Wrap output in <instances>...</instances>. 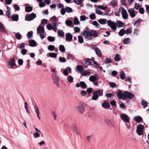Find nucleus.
<instances>
[{
    "instance_id": "nucleus-7",
    "label": "nucleus",
    "mask_w": 149,
    "mask_h": 149,
    "mask_svg": "<svg viewBox=\"0 0 149 149\" xmlns=\"http://www.w3.org/2000/svg\"><path fill=\"white\" fill-rule=\"evenodd\" d=\"M144 127L141 124L137 126L136 128V133L139 136H141L143 134Z\"/></svg>"
},
{
    "instance_id": "nucleus-43",
    "label": "nucleus",
    "mask_w": 149,
    "mask_h": 149,
    "mask_svg": "<svg viewBox=\"0 0 149 149\" xmlns=\"http://www.w3.org/2000/svg\"><path fill=\"white\" fill-rule=\"evenodd\" d=\"M59 49L60 51L62 52H64L65 51V49L64 46L62 45H60L59 47Z\"/></svg>"
},
{
    "instance_id": "nucleus-50",
    "label": "nucleus",
    "mask_w": 149,
    "mask_h": 149,
    "mask_svg": "<svg viewBox=\"0 0 149 149\" xmlns=\"http://www.w3.org/2000/svg\"><path fill=\"white\" fill-rule=\"evenodd\" d=\"M54 38L55 37H53L51 36H49L47 37V39L49 41L51 42H53L55 40Z\"/></svg>"
},
{
    "instance_id": "nucleus-37",
    "label": "nucleus",
    "mask_w": 149,
    "mask_h": 149,
    "mask_svg": "<svg viewBox=\"0 0 149 149\" xmlns=\"http://www.w3.org/2000/svg\"><path fill=\"white\" fill-rule=\"evenodd\" d=\"M32 8L31 6H28L25 7V11L26 12H30L32 11Z\"/></svg>"
},
{
    "instance_id": "nucleus-36",
    "label": "nucleus",
    "mask_w": 149,
    "mask_h": 149,
    "mask_svg": "<svg viewBox=\"0 0 149 149\" xmlns=\"http://www.w3.org/2000/svg\"><path fill=\"white\" fill-rule=\"evenodd\" d=\"M73 78L71 75L68 76L67 77V81L70 83L73 82Z\"/></svg>"
},
{
    "instance_id": "nucleus-61",
    "label": "nucleus",
    "mask_w": 149,
    "mask_h": 149,
    "mask_svg": "<svg viewBox=\"0 0 149 149\" xmlns=\"http://www.w3.org/2000/svg\"><path fill=\"white\" fill-rule=\"evenodd\" d=\"M113 94L112 93H107L105 94V96L108 98H110L113 96Z\"/></svg>"
},
{
    "instance_id": "nucleus-15",
    "label": "nucleus",
    "mask_w": 149,
    "mask_h": 149,
    "mask_svg": "<svg viewBox=\"0 0 149 149\" xmlns=\"http://www.w3.org/2000/svg\"><path fill=\"white\" fill-rule=\"evenodd\" d=\"M65 40L68 42L72 41V34L70 33H67L65 35Z\"/></svg>"
},
{
    "instance_id": "nucleus-33",
    "label": "nucleus",
    "mask_w": 149,
    "mask_h": 149,
    "mask_svg": "<svg viewBox=\"0 0 149 149\" xmlns=\"http://www.w3.org/2000/svg\"><path fill=\"white\" fill-rule=\"evenodd\" d=\"M106 19H101L98 20L99 22L102 24H104L106 23Z\"/></svg>"
},
{
    "instance_id": "nucleus-18",
    "label": "nucleus",
    "mask_w": 149,
    "mask_h": 149,
    "mask_svg": "<svg viewBox=\"0 0 149 149\" xmlns=\"http://www.w3.org/2000/svg\"><path fill=\"white\" fill-rule=\"evenodd\" d=\"M44 32V29L43 26H39L37 28V33H43Z\"/></svg>"
},
{
    "instance_id": "nucleus-60",
    "label": "nucleus",
    "mask_w": 149,
    "mask_h": 149,
    "mask_svg": "<svg viewBox=\"0 0 149 149\" xmlns=\"http://www.w3.org/2000/svg\"><path fill=\"white\" fill-rule=\"evenodd\" d=\"M89 17L90 18L92 19H95L96 18L95 14L94 13H92L91 15H90Z\"/></svg>"
},
{
    "instance_id": "nucleus-9",
    "label": "nucleus",
    "mask_w": 149,
    "mask_h": 149,
    "mask_svg": "<svg viewBox=\"0 0 149 149\" xmlns=\"http://www.w3.org/2000/svg\"><path fill=\"white\" fill-rule=\"evenodd\" d=\"M36 17V14L34 13H32L31 14L26 15L25 16V19L26 21H30L33 20Z\"/></svg>"
},
{
    "instance_id": "nucleus-25",
    "label": "nucleus",
    "mask_w": 149,
    "mask_h": 149,
    "mask_svg": "<svg viewBox=\"0 0 149 149\" xmlns=\"http://www.w3.org/2000/svg\"><path fill=\"white\" fill-rule=\"evenodd\" d=\"M71 128L73 130V132L78 129L77 125L76 123L72 124L71 126Z\"/></svg>"
},
{
    "instance_id": "nucleus-14",
    "label": "nucleus",
    "mask_w": 149,
    "mask_h": 149,
    "mask_svg": "<svg viewBox=\"0 0 149 149\" xmlns=\"http://www.w3.org/2000/svg\"><path fill=\"white\" fill-rule=\"evenodd\" d=\"M35 129L36 131L33 134V136L34 138L37 139L40 137L41 132L37 128H36Z\"/></svg>"
},
{
    "instance_id": "nucleus-58",
    "label": "nucleus",
    "mask_w": 149,
    "mask_h": 149,
    "mask_svg": "<svg viewBox=\"0 0 149 149\" xmlns=\"http://www.w3.org/2000/svg\"><path fill=\"white\" fill-rule=\"evenodd\" d=\"M134 8L137 10H139L140 8V5L138 3H136L134 6Z\"/></svg>"
},
{
    "instance_id": "nucleus-2",
    "label": "nucleus",
    "mask_w": 149,
    "mask_h": 149,
    "mask_svg": "<svg viewBox=\"0 0 149 149\" xmlns=\"http://www.w3.org/2000/svg\"><path fill=\"white\" fill-rule=\"evenodd\" d=\"M117 97L119 99H122L125 100L127 98L132 99L134 97V95L132 93L127 91H125L123 93L121 90H119L116 94Z\"/></svg>"
},
{
    "instance_id": "nucleus-17",
    "label": "nucleus",
    "mask_w": 149,
    "mask_h": 149,
    "mask_svg": "<svg viewBox=\"0 0 149 149\" xmlns=\"http://www.w3.org/2000/svg\"><path fill=\"white\" fill-rule=\"evenodd\" d=\"M98 75L97 74L91 75L90 76L89 78V80L92 82L95 81L98 79Z\"/></svg>"
},
{
    "instance_id": "nucleus-47",
    "label": "nucleus",
    "mask_w": 149,
    "mask_h": 149,
    "mask_svg": "<svg viewBox=\"0 0 149 149\" xmlns=\"http://www.w3.org/2000/svg\"><path fill=\"white\" fill-rule=\"evenodd\" d=\"M74 2L78 5L81 4L83 1L82 0H74Z\"/></svg>"
},
{
    "instance_id": "nucleus-5",
    "label": "nucleus",
    "mask_w": 149,
    "mask_h": 149,
    "mask_svg": "<svg viewBox=\"0 0 149 149\" xmlns=\"http://www.w3.org/2000/svg\"><path fill=\"white\" fill-rule=\"evenodd\" d=\"M58 24L56 22H53L52 24H49L47 25V28L49 30H53L54 32H56L57 29V26Z\"/></svg>"
},
{
    "instance_id": "nucleus-20",
    "label": "nucleus",
    "mask_w": 149,
    "mask_h": 149,
    "mask_svg": "<svg viewBox=\"0 0 149 149\" xmlns=\"http://www.w3.org/2000/svg\"><path fill=\"white\" fill-rule=\"evenodd\" d=\"M133 119L136 122L140 123L142 120V118L140 116H136L134 117Z\"/></svg>"
},
{
    "instance_id": "nucleus-48",
    "label": "nucleus",
    "mask_w": 149,
    "mask_h": 149,
    "mask_svg": "<svg viewBox=\"0 0 149 149\" xmlns=\"http://www.w3.org/2000/svg\"><path fill=\"white\" fill-rule=\"evenodd\" d=\"M92 24L94 25L97 28H99L100 27V24L97 22L96 21H94L93 22Z\"/></svg>"
},
{
    "instance_id": "nucleus-49",
    "label": "nucleus",
    "mask_w": 149,
    "mask_h": 149,
    "mask_svg": "<svg viewBox=\"0 0 149 149\" xmlns=\"http://www.w3.org/2000/svg\"><path fill=\"white\" fill-rule=\"evenodd\" d=\"M48 49L49 51H52L55 49V47L53 45H50L48 46Z\"/></svg>"
},
{
    "instance_id": "nucleus-29",
    "label": "nucleus",
    "mask_w": 149,
    "mask_h": 149,
    "mask_svg": "<svg viewBox=\"0 0 149 149\" xmlns=\"http://www.w3.org/2000/svg\"><path fill=\"white\" fill-rule=\"evenodd\" d=\"M36 42L33 40H30L29 42V45L32 47L36 46Z\"/></svg>"
},
{
    "instance_id": "nucleus-41",
    "label": "nucleus",
    "mask_w": 149,
    "mask_h": 149,
    "mask_svg": "<svg viewBox=\"0 0 149 149\" xmlns=\"http://www.w3.org/2000/svg\"><path fill=\"white\" fill-rule=\"evenodd\" d=\"M141 104L142 105L144 106V108H145L147 106L148 103L145 100H142L141 102Z\"/></svg>"
},
{
    "instance_id": "nucleus-1",
    "label": "nucleus",
    "mask_w": 149,
    "mask_h": 149,
    "mask_svg": "<svg viewBox=\"0 0 149 149\" xmlns=\"http://www.w3.org/2000/svg\"><path fill=\"white\" fill-rule=\"evenodd\" d=\"M81 34L83 36L86 40H92V37L96 38L98 37V34L96 31L93 30L91 31L88 30H84L82 32Z\"/></svg>"
},
{
    "instance_id": "nucleus-56",
    "label": "nucleus",
    "mask_w": 149,
    "mask_h": 149,
    "mask_svg": "<svg viewBox=\"0 0 149 149\" xmlns=\"http://www.w3.org/2000/svg\"><path fill=\"white\" fill-rule=\"evenodd\" d=\"M26 46V44L24 43H21L19 45V48L20 49H23Z\"/></svg>"
},
{
    "instance_id": "nucleus-57",
    "label": "nucleus",
    "mask_w": 149,
    "mask_h": 149,
    "mask_svg": "<svg viewBox=\"0 0 149 149\" xmlns=\"http://www.w3.org/2000/svg\"><path fill=\"white\" fill-rule=\"evenodd\" d=\"M58 59L59 61L62 62L64 63L66 61V59L64 57H60Z\"/></svg>"
},
{
    "instance_id": "nucleus-31",
    "label": "nucleus",
    "mask_w": 149,
    "mask_h": 149,
    "mask_svg": "<svg viewBox=\"0 0 149 149\" xmlns=\"http://www.w3.org/2000/svg\"><path fill=\"white\" fill-rule=\"evenodd\" d=\"M91 73L89 72L84 71L81 72V74L83 76H89L91 74Z\"/></svg>"
},
{
    "instance_id": "nucleus-38",
    "label": "nucleus",
    "mask_w": 149,
    "mask_h": 149,
    "mask_svg": "<svg viewBox=\"0 0 149 149\" xmlns=\"http://www.w3.org/2000/svg\"><path fill=\"white\" fill-rule=\"evenodd\" d=\"M125 74L124 71H121L120 72V77L121 79L123 80L125 78Z\"/></svg>"
},
{
    "instance_id": "nucleus-22",
    "label": "nucleus",
    "mask_w": 149,
    "mask_h": 149,
    "mask_svg": "<svg viewBox=\"0 0 149 149\" xmlns=\"http://www.w3.org/2000/svg\"><path fill=\"white\" fill-rule=\"evenodd\" d=\"M75 69H76V71L78 72H80L81 73V72H82L83 68V66L81 65H78L76 67Z\"/></svg>"
},
{
    "instance_id": "nucleus-24",
    "label": "nucleus",
    "mask_w": 149,
    "mask_h": 149,
    "mask_svg": "<svg viewBox=\"0 0 149 149\" xmlns=\"http://www.w3.org/2000/svg\"><path fill=\"white\" fill-rule=\"evenodd\" d=\"M91 59L86 58L84 60L85 63L89 65L92 66L93 65L91 61Z\"/></svg>"
},
{
    "instance_id": "nucleus-8",
    "label": "nucleus",
    "mask_w": 149,
    "mask_h": 149,
    "mask_svg": "<svg viewBox=\"0 0 149 149\" xmlns=\"http://www.w3.org/2000/svg\"><path fill=\"white\" fill-rule=\"evenodd\" d=\"M120 118L125 123H129L130 119L129 116L125 113H122L120 115Z\"/></svg>"
},
{
    "instance_id": "nucleus-13",
    "label": "nucleus",
    "mask_w": 149,
    "mask_h": 149,
    "mask_svg": "<svg viewBox=\"0 0 149 149\" xmlns=\"http://www.w3.org/2000/svg\"><path fill=\"white\" fill-rule=\"evenodd\" d=\"M128 11L131 18H133L136 16L135 11L133 8H131L129 9Z\"/></svg>"
},
{
    "instance_id": "nucleus-6",
    "label": "nucleus",
    "mask_w": 149,
    "mask_h": 149,
    "mask_svg": "<svg viewBox=\"0 0 149 149\" xmlns=\"http://www.w3.org/2000/svg\"><path fill=\"white\" fill-rule=\"evenodd\" d=\"M119 12H121V14L123 18L126 19L128 18V14L126 10L122 7H120L118 9Z\"/></svg>"
},
{
    "instance_id": "nucleus-62",
    "label": "nucleus",
    "mask_w": 149,
    "mask_h": 149,
    "mask_svg": "<svg viewBox=\"0 0 149 149\" xmlns=\"http://www.w3.org/2000/svg\"><path fill=\"white\" fill-rule=\"evenodd\" d=\"M27 52V50L25 49H22L21 50V53L23 55H25Z\"/></svg>"
},
{
    "instance_id": "nucleus-10",
    "label": "nucleus",
    "mask_w": 149,
    "mask_h": 149,
    "mask_svg": "<svg viewBox=\"0 0 149 149\" xmlns=\"http://www.w3.org/2000/svg\"><path fill=\"white\" fill-rule=\"evenodd\" d=\"M75 110L76 111L83 114L85 110V108L83 105L80 104L75 108Z\"/></svg>"
},
{
    "instance_id": "nucleus-52",
    "label": "nucleus",
    "mask_w": 149,
    "mask_h": 149,
    "mask_svg": "<svg viewBox=\"0 0 149 149\" xmlns=\"http://www.w3.org/2000/svg\"><path fill=\"white\" fill-rule=\"evenodd\" d=\"M78 41L80 43H82L84 42V40L83 37L81 36H79L78 37Z\"/></svg>"
},
{
    "instance_id": "nucleus-51",
    "label": "nucleus",
    "mask_w": 149,
    "mask_h": 149,
    "mask_svg": "<svg viewBox=\"0 0 149 149\" xmlns=\"http://www.w3.org/2000/svg\"><path fill=\"white\" fill-rule=\"evenodd\" d=\"M65 9L66 12L68 13H70L72 11V9L69 7H66Z\"/></svg>"
},
{
    "instance_id": "nucleus-21",
    "label": "nucleus",
    "mask_w": 149,
    "mask_h": 149,
    "mask_svg": "<svg viewBox=\"0 0 149 149\" xmlns=\"http://www.w3.org/2000/svg\"><path fill=\"white\" fill-rule=\"evenodd\" d=\"M102 106L105 109H107L110 107V105L109 102H103L102 104Z\"/></svg>"
},
{
    "instance_id": "nucleus-63",
    "label": "nucleus",
    "mask_w": 149,
    "mask_h": 149,
    "mask_svg": "<svg viewBox=\"0 0 149 149\" xmlns=\"http://www.w3.org/2000/svg\"><path fill=\"white\" fill-rule=\"evenodd\" d=\"M139 30L138 29H134V34H135L136 35H138L139 34Z\"/></svg>"
},
{
    "instance_id": "nucleus-64",
    "label": "nucleus",
    "mask_w": 149,
    "mask_h": 149,
    "mask_svg": "<svg viewBox=\"0 0 149 149\" xmlns=\"http://www.w3.org/2000/svg\"><path fill=\"white\" fill-rule=\"evenodd\" d=\"M95 13L99 15H101L103 13L102 11L98 9H96Z\"/></svg>"
},
{
    "instance_id": "nucleus-42",
    "label": "nucleus",
    "mask_w": 149,
    "mask_h": 149,
    "mask_svg": "<svg viewBox=\"0 0 149 149\" xmlns=\"http://www.w3.org/2000/svg\"><path fill=\"white\" fill-rule=\"evenodd\" d=\"M115 60L117 61H119L120 60V57L118 54H117L115 56L114 58Z\"/></svg>"
},
{
    "instance_id": "nucleus-26",
    "label": "nucleus",
    "mask_w": 149,
    "mask_h": 149,
    "mask_svg": "<svg viewBox=\"0 0 149 149\" xmlns=\"http://www.w3.org/2000/svg\"><path fill=\"white\" fill-rule=\"evenodd\" d=\"M34 109L35 112L36 113L37 116L39 120L40 119V112L39 111V109L38 107L36 106H34Z\"/></svg>"
},
{
    "instance_id": "nucleus-53",
    "label": "nucleus",
    "mask_w": 149,
    "mask_h": 149,
    "mask_svg": "<svg viewBox=\"0 0 149 149\" xmlns=\"http://www.w3.org/2000/svg\"><path fill=\"white\" fill-rule=\"evenodd\" d=\"M27 36L28 39L31 38L33 36L32 31L29 32L27 34Z\"/></svg>"
},
{
    "instance_id": "nucleus-39",
    "label": "nucleus",
    "mask_w": 149,
    "mask_h": 149,
    "mask_svg": "<svg viewBox=\"0 0 149 149\" xmlns=\"http://www.w3.org/2000/svg\"><path fill=\"white\" fill-rule=\"evenodd\" d=\"M15 33V37L18 40H20L22 38L21 35L19 32Z\"/></svg>"
},
{
    "instance_id": "nucleus-46",
    "label": "nucleus",
    "mask_w": 149,
    "mask_h": 149,
    "mask_svg": "<svg viewBox=\"0 0 149 149\" xmlns=\"http://www.w3.org/2000/svg\"><path fill=\"white\" fill-rule=\"evenodd\" d=\"M49 56L52 58H56L57 54L54 53H49Z\"/></svg>"
},
{
    "instance_id": "nucleus-44",
    "label": "nucleus",
    "mask_w": 149,
    "mask_h": 149,
    "mask_svg": "<svg viewBox=\"0 0 149 149\" xmlns=\"http://www.w3.org/2000/svg\"><path fill=\"white\" fill-rule=\"evenodd\" d=\"M142 22V19H139L136 20L134 23V25H136L138 26L140 23Z\"/></svg>"
},
{
    "instance_id": "nucleus-45",
    "label": "nucleus",
    "mask_w": 149,
    "mask_h": 149,
    "mask_svg": "<svg viewBox=\"0 0 149 149\" xmlns=\"http://www.w3.org/2000/svg\"><path fill=\"white\" fill-rule=\"evenodd\" d=\"M74 22L76 25H77L79 23L78 19L77 17H75L74 18Z\"/></svg>"
},
{
    "instance_id": "nucleus-19",
    "label": "nucleus",
    "mask_w": 149,
    "mask_h": 149,
    "mask_svg": "<svg viewBox=\"0 0 149 149\" xmlns=\"http://www.w3.org/2000/svg\"><path fill=\"white\" fill-rule=\"evenodd\" d=\"M94 50L97 55L99 57H101L102 54L100 50L97 47L95 48Z\"/></svg>"
},
{
    "instance_id": "nucleus-40",
    "label": "nucleus",
    "mask_w": 149,
    "mask_h": 149,
    "mask_svg": "<svg viewBox=\"0 0 149 149\" xmlns=\"http://www.w3.org/2000/svg\"><path fill=\"white\" fill-rule=\"evenodd\" d=\"M130 39L127 38L124 39L123 42L124 44H128L130 43Z\"/></svg>"
},
{
    "instance_id": "nucleus-59",
    "label": "nucleus",
    "mask_w": 149,
    "mask_h": 149,
    "mask_svg": "<svg viewBox=\"0 0 149 149\" xmlns=\"http://www.w3.org/2000/svg\"><path fill=\"white\" fill-rule=\"evenodd\" d=\"M66 9L65 8H62L61 9V14L62 15H64L65 14V13L66 12Z\"/></svg>"
},
{
    "instance_id": "nucleus-32",
    "label": "nucleus",
    "mask_w": 149,
    "mask_h": 149,
    "mask_svg": "<svg viewBox=\"0 0 149 149\" xmlns=\"http://www.w3.org/2000/svg\"><path fill=\"white\" fill-rule=\"evenodd\" d=\"M80 86L81 88H86L87 87V85L86 83L83 81H81L80 82Z\"/></svg>"
},
{
    "instance_id": "nucleus-34",
    "label": "nucleus",
    "mask_w": 149,
    "mask_h": 149,
    "mask_svg": "<svg viewBox=\"0 0 149 149\" xmlns=\"http://www.w3.org/2000/svg\"><path fill=\"white\" fill-rule=\"evenodd\" d=\"M110 5L112 6L116 7L117 5V2L116 0H113L110 2Z\"/></svg>"
},
{
    "instance_id": "nucleus-23",
    "label": "nucleus",
    "mask_w": 149,
    "mask_h": 149,
    "mask_svg": "<svg viewBox=\"0 0 149 149\" xmlns=\"http://www.w3.org/2000/svg\"><path fill=\"white\" fill-rule=\"evenodd\" d=\"M74 134L77 136V137L81 136V134L80 130L78 129L73 132Z\"/></svg>"
},
{
    "instance_id": "nucleus-28",
    "label": "nucleus",
    "mask_w": 149,
    "mask_h": 149,
    "mask_svg": "<svg viewBox=\"0 0 149 149\" xmlns=\"http://www.w3.org/2000/svg\"><path fill=\"white\" fill-rule=\"evenodd\" d=\"M19 16L17 14H14L11 17L12 19L15 21H17L18 20Z\"/></svg>"
},
{
    "instance_id": "nucleus-54",
    "label": "nucleus",
    "mask_w": 149,
    "mask_h": 149,
    "mask_svg": "<svg viewBox=\"0 0 149 149\" xmlns=\"http://www.w3.org/2000/svg\"><path fill=\"white\" fill-rule=\"evenodd\" d=\"M125 33V31L123 29H121L119 32V35L120 36H123Z\"/></svg>"
},
{
    "instance_id": "nucleus-11",
    "label": "nucleus",
    "mask_w": 149,
    "mask_h": 149,
    "mask_svg": "<svg viewBox=\"0 0 149 149\" xmlns=\"http://www.w3.org/2000/svg\"><path fill=\"white\" fill-rule=\"evenodd\" d=\"M16 65L14 58H12L10 61L8 62V66L10 68H13Z\"/></svg>"
},
{
    "instance_id": "nucleus-16",
    "label": "nucleus",
    "mask_w": 149,
    "mask_h": 149,
    "mask_svg": "<svg viewBox=\"0 0 149 149\" xmlns=\"http://www.w3.org/2000/svg\"><path fill=\"white\" fill-rule=\"evenodd\" d=\"M69 72H71V69L70 67H67L63 71V74L65 76H67L69 74Z\"/></svg>"
},
{
    "instance_id": "nucleus-3",
    "label": "nucleus",
    "mask_w": 149,
    "mask_h": 149,
    "mask_svg": "<svg viewBox=\"0 0 149 149\" xmlns=\"http://www.w3.org/2000/svg\"><path fill=\"white\" fill-rule=\"evenodd\" d=\"M107 24L111 29L115 31L116 29V25L119 27L123 26V23L120 20L117 21L116 23L114 22L111 21L110 20H109L107 21Z\"/></svg>"
},
{
    "instance_id": "nucleus-30",
    "label": "nucleus",
    "mask_w": 149,
    "mask_h": 149,
    "mask_svg": "<svg viewBox=\"0 0 149 149\" xmlns=\"http://www.w3.org/2000/svg\"><path fill=\"white\" fill-rule=\"evenodd\" d=\"M58 36L62 38L64 35V33L63 30L58 29Z\"/></svg>"
},
{
    "instance_id": "nucleus-27",
    "label": "nucleus",
    "mask_w": 149,
    "mask_h": 149,
    "mask_svg": "<svg viewBox=\"0 0 149 149\" xmlns=\"http://www.w3.org/2000/svg\"><path fill=\"white\" fill-rule=\"evenodd\" d=\"M65 24L66 26L68 27H70L73 24L72 20L70 19H68L66 20Z\"/></svg>"
},
{
    "instance_id": "nucleus-12",
    "label": "nucleus",
    "mask_w": 149,
    "mask_h": 149,
    "mask_svg": "<svg viewBox=\"0 0 149 149\" xmlns=\"http://www.w3.org/2000/svg\"><path fill=\"white\" fill-rule=\"evenodd\" d=\"M52 76L54 84L59 86L58 77L55 73L52 74Z\"/></svg>"
},
{
    "instance_id": "nucleus-55",
    "label": "nucleus",
    "mask_w": 149,
    "mask_h": 149,
    "mask_svg": "<svg viewBox=\"0 0 149 149\" xmlns=\"http://www.w3.org/2000/svg\"><path fill=\"white\" fill-rule=\"evenodd\" d=\"M4 31L3 25L0 22V31L1 32H3Z\"/></svg>"
},
{
    "instance_id": "nucleus-35",
    "label": "nucleus",
    "mask_w": 149,
    "mask_h": 149,
    "mask_svg": "<svg viewBox=\"0 0 149 149\" xmlns=\"http://www.w3.org/2000/svg\"><path fill=\"white\" fill-rule=\"evenodd\" d=\"M51 22H56L58 21V19L55 16H54L52 17L49 19Z\"/></svg>"
},
{
    "instance_id": "nucleus-4",
    "label": "nucleus",
    "mask_w": 149,
    "mask_h": 149,
    "mask_svg": "<svg viewBox=\"0 0 149 149\" xmlns=\"http://www.w3.org/2000/svg\"><path fill=\"white\" fill-rule=\"evenodd\" d=\"M93 96L92 97V99L94 100H96L99 97L103 95V90H101L99 89L93 91Z\"/></svg>"
}]
</instances>
